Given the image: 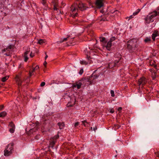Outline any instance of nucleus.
Wrapping results in <instances>:
<instances>
[{"instance_id":"obj_1","label":"nucleus","mask_w":159,"mask_h":159,"mask_svg":"<svg viewBox=\"0 0 159 159\" xmlns=\"http://www.w3.org/2000/svg\"><path fill=\"white\" fill-rule=\"evenodd\" d=\"M88 8L89 7H87L85 4L77 0L70 7L71 11L72 13L71 15L73 17H75L78 15L77 12H78L79 10L83 11Z\"/></svg>"},{"instance_id":"obj_2","label":"nucleus","mask_w":159,"mask_h":159,"mask_svg":"<svg viewBox=\"0 0 159 159\" xmlns=\"http://www.w3.org/2000/svg\"><path fill=\"white\" fill-rule=\"evenodd\" d=\"M127 48L130 52H133L137 47V41L136 39H130L127 43Z\"/></svg>"},{"instance_id":"obj_3","label":"nucleus","mask_w":159,"mask_h":159,"mask_svg":"<svg viewBox=\"0 0 159 159\" xmlns=\"http://www.w3.org/2000/svg\"><path fill=\"white\" fill-rule=\"evenodd\" d=\"M157 12L155 11L152 12L149 14L147 16L144 18L145 23L149 24L151 22L154 21L153 18L157 15Z\"/></svg>"},{"instance_id":"obj_4","label":"nucleus","mask_w":159,"mask_h":159,"mask_svg":"<svg viewBox=\"0 0 159 159\" xmlns=\"http://www.w3.org/2000/svg\"><path fill=\"white\" fill-rule=\"evenodd\" d=\"M14 144V143H12L8 145L4 151V156H8L12 154V151H13Z\"/></svg>"},{"instance_id":"obj_5","label":"nucleus","mask_w":159,"mask_h":159,"mask_svg":"<svg viewBox=\"0 0 159 159\" xmlns=\"http://www.w3.org/2000/svg\"><path fill=\"white\" fill-rule=\"evenodd\" d=\"M99 75L93 73L91 76L84 78V79L86 80L87 81L89 82L90 84H94L95 83L96 80Z\"/></svg>"},{"instance_id":"obj_6","label":"nucleus","mask_w":159,"mask_h":159,"mask_svg":"<svg viewBox=\"0 0 159 159\" xmlns=\"http://www.w3.org/2000/svg\"><path fill=\"white\" fill-rule=\"evenodd\" d=\"M146 79L144 77L141 78L139 80V86H143L145 85L147 82Z\"/></svg>"},{"instance_id":"obj_7","label":"nucleus","mask_w":159,"mask_h":159,"mask_svg":"<svg viewBox=\"0 0 159 159\" xmlns=\"http://www.w3.org/2000/svg\"><path fill=\"white\" fill-rule=\"evenodd\" d=\"M103 0H97L95 4L96 7L98 8H100L103 6Z\"/></svg>"},{"instance_id":"obj_8","label":"nucleus","mask_w":159,"mask_h":159,"mask_svg":"<svg viewBox=\"0 0 159 159\" xmlns=\"http://www.w3.org/2000/svg\"><path fill=\"white\" fill-rule=\"evenodd\" d=\"M119 12L117 10L112 9L108 12V15L110 16H114L115 14H118L119 13Z\"/></svg>"},{"instance_id":"obj_9","label":"nucleus","mask_w":159,"mask_h":159,"mask_svg":"<svg viewBox=\"0 0 159 159\" xmlns=\"http://www.w3.org/2000/svg\"><path fill=\"white\" fill-rule=\"evenodd\" d=\"M52 3L53 6V9L57 10L58 7L57 0H52Z\"/></svg>"},{"instance_id":"obj_10","label":"nucleus","mask_w":159,"mask_h":159,"mask_svg":"<svg viewBox=\"0 0 159 159\" xmlns=\"http://www.w3.org/2000/svg\"><path fill=\"white\" fill-rule=\"evenodd\" d=\"M30 52V49H29L27 51H26L25 52V53H24V58H25L24 61L25 62H26L27 61V60H28V59L29 58H28V54H29V53Z\"/></svg>"},{"instance_id":"obj_11","label":"nucleus","mask_w":159,"mask_h":159,"mask_svg":"<svg viewBox=\"0 0 159 159\" xmlns=\"http://www.w3.org/2000/svg\"><path fill=\"white\" fill-rule=\"evenodd\" d=\"M49 142H50V143L49 146V147H51L53 148L55 143L56 141L54 139H50Z\"/></svg>"},{"instance_id":"obj_12","label":"nucleus","mask_w":159,"mask_h":159,"mask_svg":"<svg viewBox=\"0 0 159 159\" xmlns=\"http://www.w3.org/2000/svg\"><path fill=\"white\" fill-rule=\"evenodd\" d=\"M15 78L16 79V82L17 83L19 86L20 87L21 86L22 81L20 80L19 76L18 75H16Z\"/></svg>"},{"instance_id":"obj_13","label":"nucleus","mask_w":159,"mask_h":159,"mask_svg":"<svg viewBox=\"0 0 159 159\" xmlns=\"http://www.w3.org/2000/svg\"><path fill=\"white\" fill-rule=\"evenodd\" d=\"M117 57L118 58V59L117 60H115V61L114 62V63H116L115 64V66H118V63L119 62V61L121 59V56L120 54H118L117 55Z\"/></svg>"},{"instance_id":"obj_14","label":"nucleus","mask_w":159,"mask_h":159,"mask_svg":"<svg viewBox=\"0 0 159 159\" xmlns=\"http://www.w3.org/2000/svg\"><path fill=\"white\" fill-rule=\"evenodd\" d=\"M57 125L59 126L60 129H63L65 127V124L63 122H59L57 123Z\"/></svg>"},{"instance_id":"obj_15","label":"nucleus","mask_w":159,"mask_h":159,"mask_svg":"<svg viewBox=\"0 0 159 159\" xmlns=\"http://www.w3.org/2000/svg\"><path fill=\"white\" fill-rule=\"evenodd\" d=\"M111 46V41H109L105 47L108 50H109Z\"/></svg>"},{"instance_id":"obj_16","label":"nucleus","mask_w":159,"mask_h":159,"mask_svg":"<svg viewBox=\"0 0 159 159\" xmlns=\"http://www.w3.org/2000/svg\"><path fill=\"white\" fill-rule=\"evenodd\" d=\"M13 47V46L12 45H10L7 48L4 49L2 50L3 52H5L6 51H9Z\"/></svg>"},{"instance_id":"obj_17","label":"nucleus","mask_w":159,"mask_h":159,"mask_svg":"<svg viewBox=\"0 0 159 159\" xmlns=\"http://www.w3.org/2000/svg\"><path fill=\"white\" fill-rule=\"evenodd\" d=\"M116 64V63H114V62H110L108 65L109 68H112L114 67L115 66Z\"/></svg>"},{"instance_id":"obj_18","label":"nucleus","mask_w":159,"mask_h":159,"mask_svg":"<svg viewBox=\"0 0 159 159\" xmlns=\"http://www.w3.org/2000/svg\"><path fill=\"white\" fill-rule=\"evenodd\" d=\"M91 61H88V62H87L86 61H80V63L81 64L85 65H86L88 63L90 64L91 63Z\"/></svg>"},{"instance_id":"obj_19","label":"nucleus","mask_w":159,"mask_h":159,"mask_svg":"<svg viewBox=\"0 0 159 159\" xmlns=\"http://www.w3.org/2000/svg\"><path fill=\"white\" fill-rule=\"evenodd\" d=\"M36 128H34L33 129H30L29 131L27 132L28 135H30L32 133H33L34 131H35L36 130Z\"/></svg>"},{"instance_id":"obj_20","label":"nucleus","mask_w":159,"mask_h":159,"mask_svg":"<svg viewBox=\"0 0 159 159\" xmlns=\"http://www.w3.org/2000/svg\"><path fill=\"white\" fill-rule=\"evenodd\" d=\"M81 85V83H79L78 84L73 85V88L77 87L78 89H79L80 88Z\"/></svg>"},{"instance_id":"obj_21","label":"nucleus","mask_w":159,"mask_h":159,"mask_svg":"<svg viewBox=\"0 0 159 159\" xmlns=\"http://www.w3.org/2000/svg\"><path fill=\"white\" fill-rule=\"evenodd\" d=\"M158 32H155L154 33L152 36V38L153 41H154L155 39V38L157 36Z\"/></svg>"},{"instance_id":"obj_22","label":"nucleus","mask_w":159,"mask_h":159,"mask_svg":"<svg viewBox=\"0 0 159 159\" xmlns=\"http://www.w3.org/2000/svg\"><path fill=\"white\" fill-rule=\"evenodd\" d=\"M155 62L153 60H151L150 62V65L154 66L156 69H157V65L155 64Z\"/></svg>"},{"instance_id":"obj_23","label":"nucleus","mask_w":159,"mask_h":159,"mask_svg":"<svg viewBox=\"0 0 159 159\" xmlns=\"http://www.w3.org/2000/svg\"><path fill=\"white\" fill-rule=\"evenodd\" d=\"M70 37V35H68L67 37L64 38L63 39H61V40L59 42V43H61L64 41H66Z\"/></svg>"},{"instance_id":"obj_24","label":"nucleus","mask_w":159,"mask_h":159,"mask_svg":"<svg viewBox=\"0 0 159 159\" xmlns=\"http://www.w3.org/2000/svg\"><path fill=\"white\" fill-rule=\"evenodd\" d=\"M152 77L153 79H155L157 76L156 72L155 71H153V72H152Z\"/></svg>"},{"instance_id":"obj_25","label":"nucleus","mask_w":159,"mask_h":159,"mask_svg":"<svg viewBox=\"0 0 159 159\" xmlns=\"http://www.w3.org/2000/svg\"><path fill=\"white\" fill-rule=\"evenodd\" d=\"M6 115L7 113L5 111H2L0 113V117H4Z\"/></svg>"},{"instance_id":"obj_26","label":"nucleus","mask_w":159,"mask_h":159,"mask_svg":"<svg viewBox=\"0 0 159 159\" xmlns=\"http://www.w3.org/2000/svg\"><path fill=\"white\" fill-rule=\"evenodd\" d=\"M9 78L8 76H5L2 78L1 80L3 82H5Z\"/></svg>"},{"instance_id":"obj_27","label":"nucleus","mask_w":159,"mask_h":159,"mask_svg":"<svg viewBox=\"0 0 159 159\" xmlns=\"http://www.w3.org/2000/svg\"><path fill=\"white\" fill-rule=\"evenodd\" d=\"M35 71V69H33L32 70H30L29 71L30 77H31L34 75L33 72Z\"/></svg>"},{"instance_id":"obj_28","label":"nucleus","mask_w":159,"mask_h":159,"mask_svg":"<svg viewBox=\"0 0 159 159\" xmlns=\"http://www.w3.org/2000/svg\"><path fill=\"white\" fill-rule=\"evenodd\" d=\"M151 38L150 37H147L144 39V41L145 43H148L149 42L151 41Z\"/></svg>"},{"instance_id":"obj_29","label":"nucleus","mask_w":159,"mask_h":159,"mask_svg":"<svg viewBox=\"0 0 159 159\" xmlns=\"http://www.w3.org/2000/svg\"><path fill=\"white\" fill-rule=\"evenodd\" d=\"M44 43L45 42L44 40L42 39H40L38 41V43L40 44H42Z\"/></svg>"},{"instance_id":"obj_30","label":"nucleus","mask_w":159,"mask_h":159,"mask_svg":"<svg viewBox=\"0 0 159 159\" xmlns=\"http://www.w3.org/2000/svg\"><path fill=\"white\" fill-rule=\"evenodd\" d=\"M9 126L11 128H15V125L12 122H11L9 123Z\"/></svg>"},{"instance_id":"obj_31","label":"nucleus","mask_w":159,"mask_h":159,"mask_svg":"<svg viewBox=\"0 0 159 159\" xmlns=\"http://www.w3.org/2000/svg\"><path fill=\"white\" fill-rule=\"evenodd\" d=\"M100 41L102 42H105V38L104 37H100Z\"/></svg>"},{"instance_id":"obj_32","label":"nucleus","mask_w":159,"mask_h":159,"mask_svg":"<svg viewBox=\"0 0 159 159\" xmlns=\"http://www.w3.org/2000/svg\"><path fill=\"white\" fill-rule=\"evenodd\" d=\"M140 11V10L139 9H137L136 11L135 12L133 13V15L134 16H135V15H137L139 12Z\"/></svg>"},{"instance_id":"obj_33","label":"nucleus","mask_w":159,"mask_h":159,"mask_svg":"<svg viewBox=\"0 0 159 159\" xmlns=\"http://www.w3.org/2000/svg\"><path fill=\"white\" fill-rule=\"evenodd\" d=\"M59 137V135L58 134H57V135H56L55 136L52 138V139H54L55 140H56H56L58 139Z\"/></svg>"},{"instance_id":"obj_34","label":"nucleus","mask_w":159,"mask_h":159,"mask_svg":"<svg viewBox=\"0 0 159 159\" xmlns=\"http://www.w3.org/2000/svg\"><path fill=\"white\" fill-rule=\"evenodd\" d=\"M15 128H11L9 130V131L11 133H14Z\"/></svg>"},{"instance_id":"obj_35","label":"nucleus","mask_w":159,"mask_h":159,"mask_svg":"<svg viewBox=\"0 0 159 159\" xmlns=\"http://www.w3.org/2000/svg\"><path fill=\"white\" fill-rule=\"evenodd\" d=\"M116 39V38L115 37H112L111 38L109 41H111V43L112 42L115 40Z\"/></svg>"},{"instance_id":"obj_36","label":"nucleus","mask_w":159,"mask_h":159,"mask_svg":"<svg viewBox=\"0 0 159 159\" xmlns=\"http://www.w3.org/2000/svg\"><path fill=\"white\" fill-rule=\"evenodd\" d=\"M111 93L112 97H114L115 96L114 92V91L111 90Z\"/></svg>"},{"instance_id":"obj_37","label":"nucleus","mask_w":159,"mask_h":159,"mask_svg":"<svg viewBox=\"0 0 159 159\" xmlns=\"http://www.w3.org/2000/svg\"><path fill=\"white\" fill-rule=\"evenodd\" d=\"M83 72H84L83 70V69H80V71L79 72V74L80 75H81L83 73Z\"/></svg>"},{"instance_id":"obj_38","label":"nucleus","mask_w":159,"mask_h":159,"mask_svg":"<svg viewBox=\"0 0 159 159\" xmlns=\"http://www.w3.org/2000/svg\"><path fill=\"white\" fill-rule=\"evenodd\" d=\"M39 137L40 135L39 134H37L35 137V139L38 140L39 139Z\"/></svg>"},{"instance_id":"obj_39","label":"nucleus","mask_w":159,"mask_h":159,"mask_svg":"<svg viewBox=\"0 0 159 159\" xmlns=\"http://www.w3.org/2000/svg\"><path fill=\"white\" fill-rule=\"evenodd\" d=\"M100 20L101 21H106V20H107L106 19V18H105V17H103Z\"/></svg>"},{"instance_id":"obj_40","label":"nucleus","mask_w":159,"mask_h":159,"mask_svg":"<svg viewBox=\"0 0 159 159\" xmlns=\"http://www.w3.org/2000/svg\"><path fill=\"white\" fill-rule=\"evenodd\" d=\"M45 82H42L40 84V86L41 87H43L45 85Z\"/></svg>"},{"instance_id":"obj_41","label":"nucleus","mask_w":159,"mask_h":159,"mask_svg":"<svg viewBox=\"0 0 159 159\" xmlns=\"http://www.w3.org/2000/svg\"><path fill=\"white\" fill-rule=\"evenodd\" d=\"M30 56L31 57H33L34 56V54L32 53V52H31L30 54Z\"/></svg>"},{"instance_id":"obj_42","label":"nucleus","mask_w":159,"mask_h":159,"mask_svg":"<svg viewBox=\"0 0 159 159\" xmlns=\"http://www.w3.org/2000/svg\"><path fill=\"white\" fill-rule=\"evenodd\" d=\"M3 7H4L3 4L2 3H0V9H1L2 8H3Z\"/></svg>"},{"instance_id":"obj_43","label":"nucleus","mask_w":159,"mask_h":159,"mask_svg":"<svg viewBox=\"0 0 159 159\" xmlns=\"http://www.w3.org/2000/svg\"><path fill=\"white\" fill-rule=\"evenodd\" d=\"M155 154L156 155V157H159V152H155Z\"/></svg>"},{"instance_id":"obj_44","label":"nucleus","mask_w":159,"mask_h":159,"mask_svg":"<svg viewBox=\"0 0 159 159\" xmlns=\"http://www.w3.org/2000/svg\"><path fill=\"white\" fill-rule=\"evenodd\" d=\"M79 122H76L74 126L75 127H76L77 126H78L79 125Z\"/></svg>"},{"instance_id":"obj_45","label":"nucleus","mask_w":159,"mask_h":159,"mask_svg":"<svg viewBox=\"0 0 159 159\" xmlns=\"http://www.w3.org/2000/svg\"><path fill=\"white\" fill-rule=\"evenodd\" d=\"M82 123L83 124L84 126H85V123H88L87 122V121H86V120H84V121H82Z\"/></svg>"},{"instance_id":"obj_46","label":"nucleus","mask_w":159,"mask_h":159,"mask_svg":"<svg viewBox=\"0 0 159 159\" xmlns=\"http://www.w3.org/2000/svg\"><path fill=\"white\" fill-rule=\"evenodd\" d=\"M42 3L43 5H45L46 3V0H42Z\"/></svg>"},{"instance_id":"obj_47","label":"nucleus","mask_w":159,"mask_h":159,"mask_svg":"<svg viewBox=\"0 0 159 159\" xmlns=\"http://www.w3.org/2000/svg\"><path fill=\"white\" fill-rule=\"evenodd\" d=\"M4 108V106L1 105L0 106V110H2Z\"/></svg>"},{"instance_id":"obj_48","label":"nucleus","mask_w":159,"mask_h":159,"mask_svg":"<svg viewBox=\"0 0 159 159\" xmlns=\"http://www.w3.org/2000/svg\"><path fill=\"white\" fill-rule=\"evenodd\" d=\"M133 17L132 15H131V16H130L129 17H126V19H127L128 18H129V19H131V18H132Z\"/></svg>"},{"instance_id":"obj_49","label":"nucleus","mask_w":159,"mask_h":159,"mask_svg":"<svg viewBox=\"0 0 159 159\" xmlns=\"http://www.w3.org/2000/svg\"><path fill=\"white\" fill-rule=\"evenodd\" d=\"M39 66L38 65H37L35 67V68H34V69H35V70H37L39 69Z\"/></svg>"},{"instance_id":"obj_50","label":"nucleus","mask_w":159,"mask_h":159,"mask_svg":"<svg viewBox=\"0 0 159 159\" xmlns=\"http://www.w3.org/2000/svg\"><path fill=\"white\" fill-rule=\"evenodd\" d=\"M122 108L121 107H119L118 108V111L120 112L121 111V110H122Z\"/></svg>"},{"instance_id":"obj_51","label":"nucleus","mask_w":159,"mask_h":159,"mask_svg":"<svg viewBox=\"0 0 159 159\" xmlns=\"http://www.w3.org/2000/svg\"><path fill=\"white\" fill-rule=\"evenodd\" d=\"M115 126V127L117 129L119 128L120 127V125H116Z\"/></svg>"},{"instance_id":"obj_52","label":"nucleus","mask_w":159,"mask_h":159,"mask_svg":"<svg viewBox=\"0 0 159 159\" xmlns=\"http://www.w3.org/2000/svg\"><path fill=\"white\" fill-rule=\"evenodd\" d=\"M47 63L46 61H45L43 63V65L44 66L46 67V65L47 64Z\"/></svg>"},{"instance_id":"obj_53","label":"nucleus","mask_w":159,"mask_h":159,"mask_svg":"<svg viewBox=\"0 0 159 159\" xmlns=\"http://www.w3.org/2000/svg\"><path fill=\"white\" fill-rule=\"evenodd\" d=\"M45 54L46 55L45 57V59L46 60L47 59V58H48V55L47 54H46V52H45Z\"/></svg>"},{"instance_id":"obj_54","label":"nucleus","mask_w":159,"mask_h":159,"mask_svg":"<svg viewBox=\"0 0 159 159\" xmlns=\"http://www.w3.org/2000/svg\"><path fill=\"white\" fill-rule=\"evenodd\" d=\"M5 55L7 56H10V53H9L8 54L7 53H5Z\"/></svg>"},{"instance_id":"obj_55","label":"nucleus","mask_w":159,"mask_h":159,"mask_svg":"<svg viewBox=\"0 0 159 159\" xmlns=\"http://www.w3.org/2000/svg\"><path fill=\"white\" fill-rule=\"evenodd\" d=\"M97 129V127L96 126L95 127H94L93 128V130L94 131H95V130Z\"/></svg>"},{"instance_id":"obj_56","label":"nucleus","mask_w":159,"mask_h":159,"mask_svg":"<svg viewBox=\"0 0 159 159\" xmlns=\"http://www.w3.org/2000/svg\"><path fill=\"white\" fill-rule=\"evenodd\" d=\"M110 112L111 113H113L114 112V111L113 110H111V111H110Z\"/></svg>"},{"instance_id":"obj_57","label":"nucleus","mask_w":159,"mask_h":159,"mask_svg":"<svg viewBox=\"0 0 159 159\" xmlns=\"http://www.w3.org/2000/svg\"><path fill=\"white\" fill-rule=\"evenodd\" d=\"M87 59H88L89 60H90L89 58H90V57H88V56H87Z\"/></svg>"},{"instance_id":"obj_58","label":"nucleus","mask_w":159,"mask_h":159,"mask_svg":"<svg viewBox=\"0 0 159 159\" xmlns=\"http://www.w3.org/2000/svg\"><path fill=\"white\" fill-rule=\"evenodd\" d=\"M150 71H151V72H153V70H152V69H150Z\"/></svg>"},{"instance_id":"obj_59","label":"nucleus","mask_w":159,"mask_h":159,"mask_svg":"<svg viewBox=\"0 0 159 159\" xmlns=\"http://www.w3.org/2000/svg\"><path fill=\"white\" fill-rule=\"evenodd\" d=\"M91 129L92 130V127H91Z\"/></svg>"},{"instance_id":"obj_60","label":"nucleus","mask_w":159,"mask_h":159,"mask_svg":"<svg viewBox=\"0 0 159 159\" xmlns=\"http://www.w3.org/2000/svg\"><path fill=\"white\" fill-rule=\"evenodd\" d=\"M70 106V107H71L72 106L71 105H70V106Z\"/></svg>"},{"instance_id":"obj_61","label":"nucleus","mask_w":159,"mask_h":159,"mask_svg":"<svg viewBox=\"0 0 159 159\" xmlns=\"http://www.w3.org/2000/svg\"><path fill=\"white\" fill-rule=\"evenodd\" d=\"M89 4H90V5H91V3L90 2H89Z\"/></svg>"},{"instance_id":"obj_62","label":"nucleus","mask_w":159,"mask_h":159,"mask_svg":"<svg viewBox=\"0 0 159 159\" xmlns=\"http://www.w3.org/2000/svg\"><path fill=\"white\" fill-rule=\"evenodd\" d=\"M133 159H135V158H133Z\"/></svg>"}]
</instances>
